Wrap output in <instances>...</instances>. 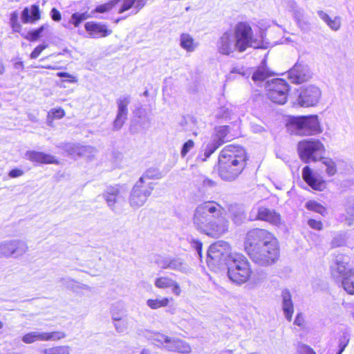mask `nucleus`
<instances>
[{"label":"nucleus","instance_id":"1","mask_svg":"<svg viewBox=\"0 0 354 354\" xmlns=\"http://www.w3.org/2000/svg\"><path fill=\"white\" fill-rule=\"evenodd\" d=\"M267 45L263 32L255 36L248 23L239 22L221 35L216 48L218 53L230 56L236 52L242 53L249 48H266Z\"/></svg>","mask_w":354,"mask_h":354},{"label":"nucleus","instance_id":"2","mask_svg":"<svg viewBox=\"0 0 354 354\" xmlns=\"http://www.w3.org/2000/svg\"><path fill=\"white\" fill-rule=\"evenodd\" d=\"M245 250L252 261L261 266H271L279 257L277 239L263 229H253L248 232Z\"/></svg>","mask_w":354,"mask_h":354},{"label":"nucleus","instance_id":"3","mask_svg":"<svg viewBox=\"0 0 354 354\" xmlns=\"http://www.w3.org/2000/svg\"><path fill=\"white\" fill-rule=\"evenodd\" d=\"M194 227L212 237H219L228 230V221L223 216V208L214 201L198 205L192 218Z\"/></svg>","mask_w":354,"mask_h":354},{"label":"nucleus","instance_id":"4","mask_svg":"<svg viewBox=\"0 0 354 354\" xmlns=\"http://www.w3.org/2000/svg\"><path fill=\"white\" fill-rule=\"evenodd\" d=\"M246 153L240 146L225 147L218 157L219 175L223 180H233L242 171L245 165Z\"/></svg>","mask_w":354,"mask_h":354},{"label":"nucleus","instance_id":"5","mask_svg":"<svg viewBox=\"0 0 354 354\" xmlns=\"http://www.w3.org/2000/svg\"><path fill=\"white\" fill-rule=\"evenodd\" d=\"M286 126L292 134L301 136L315 135L322 132L317 115L291 117Z\"/></svg>","mask_w":354,"mask_h":354},{"label":"nucleus","instance_id":"6","mask_svg":"<svg viewBox=\"0 0 354 354\" xmlns=\"http://www.w3.org/2000/svg\"><path fill=\"white\" fill-rule=\"evenodd\" d=\"M227 275L231 281L241 284L248 281L251 277L252 270L248 259L241 254H233L232 259L227 264Z\"/></svg>","mask_w":354,"mask_h":354},{"label":"nucleus","instance_id":"7","mask_svg":"<svg viewBox=\"0 0 354 354\" xmlns=\"http://www.w3.org/2000/svg\"><path fill=\"white\" fill-rule=\"evenodd\" d=\"M230 245L223 241L212 244L207 251V263L209 268L214 269L222 265H227L232 259Z\"/></svg>","mask_w":354,"mask_h":354},{"label":"nucleus","instance_id":"8","mask_svg":"<svg viewBox=\"0 0 354 354\" xmlns=\"http://www.w3.org/2000/svg\"><path fill=\"white\" fill-rule=\"evenodd\" d=\"M153 189V185L147 176H142L133 186L129 196V204L138 209L146 203Z\"/></svg>","mask_w":354,"mask_h":354},{"label":"nucleus","instance_id":"9","mask_svg":"<svg viewBox=\"0 0 354 354\" xmlns=\"http://www.w3.org/2000/svg\"><path fill=\"white\" fill-rule=\"evenodd\" d=\"M324 150V145L317 139L304 140L298 144L300 158L306 163L318 160Z\"/></svg>","mask_w":354,"mask_h":354},{"label":"nucleus","instance_id":"10","mask_svg":"<svg viewBox=\"0 0 354 354\" xmlns=\"http://www.w3.org/2000/svg\"><path fill=\"white\" fill-rule=\"evenodd\" d=\"M267 95L273 102L283 104L287 101L289 85L283 79H273L266 83Z\"/></svg>","mask_w":354,"mask_h":354},{"label":"nucleus","instance_id":"11","mask_svg":"<svg viewBox=\"0 0 354 354\" xmlns=\"http://www.w3.org/2000/svg\"><path fill=\"white\" fill-rule=\"evenodd\" d=\"M26 243L21 240H10L0 243V258L22 257L28 251Z\"/></svg>","mask_w":354,"mask_h":354},{"label":"nucleus","instance_id":"12","mask_svg":"<svg viewBox=\"0 0 354 354\" xmlns=\"http://www.w3.org/2000/svg\"><path fill=\"white\" fill-rule=\"evenodd\" d=\"M66 337L62 331L42 332L39 330L31 331L22 336L24 343L30 344L36 342L57 341Z\"/></svg>","mask_w":354,"mask_h":354},{"label":"nucleus","instance_id":"13","mask_svg":"<svg viewBox=\"0 0 354 354\" xmlns=\"http://www.w3.org/2000/svg\"><path fill=\"white\" fill-rule=\"evenodd\" d=\"M249 218L251 221H265L276 225L281 222L279 214L265 207H254L250 213Z\"/></svg>","mask_w":354,"mask_h":354},{"label":"nucleus","instance_id":"14","mask_svg":"<svg viewBox=\"0 0 354 354\" xmlns=\"http://www.w3.org/2000/svg\"><path fill=\"white\" fill-rule=\"evenodd\" d=\"M321 97V91L315 86L310 85L302 88L298 97V104L301 106H313L317 104Z\"/></svg>","mask_w":354,"mask_h":354},{"label":"nucleus","instance_id":"15","mask_svg":"<svg viewBox=\"0 0 354 354\" xmlns=\"http://www.w3.org/2000/svg\"><path fill=\"white\" fill-rule=\"evenodd\" d=\"M311 72L307 65L296 63L288 72V77L295 84H301L311 77Z\"/></svg>","mask_w":354,"mask_h":354},{"label":"nucleus","instance_id":"16","mask_svg":"<svg viewBox=\"0 0 354 354\" xmlns=\"http://www.w3.org/2000/svg\"><path fill=\"white\" fill-rule=\"evenodd\" d=\"M302 177L304 181L315 190L323 191L326 187V183L322 177L314 173L308 166L304 167Z\"/></svg>","mask_w":354,"mask_h":354},{"label":"nucleus","instance_id":"17","mask_svg":"<svg viewBox=\"0 0 354 354\" xmlns=\"http://www.w3.org/2000/svg\"><path fill=\"white\" fill-rule=\"evenodd\" d=\"M118 113L113 122V128L116 130L121 129L127 118V106L130 103L129 96H121L117 100Z\"/></svg>","mask_w":354,"mask_h":354},{"label":"nucleus","instance_id":"18","mask_svg":"<svg viewBox=\"0 0 354 354\" xmlns=\"http://www.w3.org/2000/svg\"><path fill=\"white\" fill-rule=\"evenodd\" d=\"M153 283L155 287L158 289H170L171 293L177 297L180 296L182 292L180 284L174 279L167 275L156 277Z\"/></svg>","mask_w":354,"mask_h":354},{"label":"nucleus","instance_id":"19","mask_svg":"<svg viewBox=\"0 0 354 354\" xmlns=\"http://www.w3.org/2000/svg\"><path fill=\"white\" fill-rule=\"evenodd\" d=\"M84 28L88 37L93 39L105 37L112 33V30L104 24L96 21H88L84 24Z\"/></svg>","mask_w":354,"mask_h":354},{"label":"nucleus","instance_id":"20","mask_svg":"<svg viewBox=\"0 0 354 354\" xmlns=\"http://www.w3.org/2000/svg\"><path fill=\"white\" fill-rule=\"evenodd\" d=\"M348 259L346 257H337L335 264L331 267V274L333 277L341 278L347 274Z\"/></svg>","mask_w":354,"mask_h":354},{"label":"nucleus","instance_id":"21","mask_svg":"<svg viewBox=\"0 0 354 354\" xmlns=\"http://www.w3.org/2000/svg\"><path fill=\"white\" fill-rule=\"evenodd\" d=\"M26 158L32 162L41 164H58L55 156L43 152L28 151L26 153Z\"/></svg>","mask_w":354,"mask_h":354},{"label":"nucleus","instance_id":"22","mask_svg":"<svg viewBox=\"0 0 354 354\" xmlns=\"http://www.w3.org/2000/svg\"><path fill=\"white\" fill-rule=\"evenodd\" d=\"M121 197V191L119 186L109 187L103 193V198L111 209H115V204Z\"/></svg>","mask_w":354,"mask_h":354},{"label":"nucleus","instance_id":"23","mask_svg":"<svg viewBox=\"0 0 354 354\" xmlns=\"http://www.w3.org/2000/svg\"><path fill=\"white\" fill-rule=\"evenodd\" d=\"M146 4L145 0H123L120 6L118 12L122 13L131 10V15L137 14Z\"/></svg>","mask_w":354,"mask_h":354},{"label":"nucleus","instance_id":"24","mask_svg":"<svg viewBox=\"0 0 354 354\" xmlns=\"http://www.w3.org/2000/svg\"><path fill=\"white\" fill-rule=\"evenodd\" d=\"M166 349L170 351H175L182 353L191 352V346L184 340L171 338L169 344H166Z\"/></svg>","mask_w":354,"mask_h":354},{"label":"nucleus","instance_id":"25","mask_svg":"<svg viewBox=\"0 0 354 354\" xmlns=\"http://www.w3.org/2000/svg\"><path fill=\"white\" fill-rule=\"evenodd\" d=\"M319 17L333 31H337L342 26V19L339 16L330 17L322 10L317 12Z\"/></svg>","mask_w":354,"mask_h":354},{"label":"nucleus","instance_id":"26","mask_svg":"<svg viewBox=\"0 0 354 354\" xmlns=\"http://www.w3.org/2000/svg\"><path fill=\"white\" fill-rule=\"evenodd\" d=\"M282 308L286 318L290 321L294 313L292 297L288 290H283L281 293Z\"/></svg>","mask_w":354,"mask_h":354},{"label":"nucleus","instance_id":"27","mask_svg":"<svg viewBox=\"0 0 354 354\" xmlns=\"http://www.w3.org/2000/svg\"><path fill=\"white\" fill-rule=\"evenodd\" d=\"M40 18L37 6L33 5L30 8H26L21 13V21L24 23L32 22Z\"/></svg>","mask_w":354,"mask_h":354},{"label":"nucleus","instance_id":"28","mask_svg":"<svg viewBox=\"0 0 354 354\" xmlns=\"http://www.w3.org/2000/svg\"><path fill=\"white\" fill-rule=\"evenodd\" d=\"M180 46L187 52H194L198 46V43L187 33H183L180 37Z\"/></svg>","mask_w":354,"mask_h":354},{"label":"nucleus","instance_id":"29","mask_svg":"<svg viewBox=\"0 0 354 354\" xmlns=\"http://www.w3.org/2000/svg\"><path fill=\"white\" fill-rule=\"evenodd\" d=\"M169 270L187 274L189 272V267L182 259L171 257Z\"/></svg>","mask_w":354,"mask_h":354},{"label":"nucleus","instance_id":"30","mask_svg":"<svg viewBox=\"0 0 354 354\" xmlns=\"http://www.w3.org/2000/svg\"><path fill=\"white\" fill-rule=\"evenodd\" d=\"M284 6L286 8V9H288V11L292 12L298 26L300 28L305 29V28L303 27L302 26V21H300L299 17V16H301L304 14V12L301 8L298 7L296 2L293 0H287L284 1Z\"/></svg>","mask_w":354,"mask_h":354},{"label":"nucleus","instance_id":"31","mask_svg":"<svg viewBox=\"0 0 354 354\" xmlns=\"http://www.w3.org/2000/svg\"><path fill=\"white\" fill-rule=\"evenodd\" d=\"M342 286L348 294L354 295V268L349 269L347 274L343 277Z\"/></svg>","mask_w":354,"mask_h":354},{"label":"nucleus","instance_id":"32","mask_svg":"<svg viewBox=\"0 0 354 354\" xmlns=\"http://www.w3.org/2000/svg\"><path fill=\"white\" fill-rule=\"evenodd\" d=\"M110 313L112 320H120V318L126 317L127 310L124 304L122 301L114 304Z\"/></svg>","mask_w":354,"mask_h":354},{"label":"nucleus","instance_id":"33","mask_svg":"<svg viewBox=\"0 0 354 354\" xmlns=\"http://www.w3.org/2000/svg\"><path fill=\"white\" fill-rule=\"evenodd\" d=\"M271 75V72L264 65L259 66L253 73L252 79L257 83L260 84L263 82L266 78Z\"/></svg>","mask_w":354,"mask_h":354},{"label":"nucleus","instance_id":"34","mask_svg":"<svg viewBox=\"0 0 354 354\" xmlns=\"http://www.w3.org/2000/svg\"><path fill=\"white\" fill-rule=\"evenodd\" d=\"M170 300H172V299L169 297L149 299L147 301V305L149 308L156 310L160 308L167 307L169 305Z\"/></svg>","mask_w":354,"mask_h":354},{"label":"nucleus","instance_id":"35","mask_svg":"<svg viewBox=\"0 0 354 354\" xmlns=\"http://www.w3.org/2000/svg\"><path fill=\"white\" fill-rule=\"evenodd\" d=\"M230 211L232 220L236 225H240L245 220V215L241 207L237 206L231 207Z\"/></svg>","mask_w":354,"mask_h":354},{"label":"nucleus","instance_id":"36","mask_svg":"<svg viewBox=\"0 0 354 354\" xmlns=\"http://www.w3.org/2000/svg\"><path fill=\"white\" fill-rule=\"evenodd\" d=\"M42 354H71V348L69 346H56L45 348Z\"/></svg>","mask_w":354,"mask_h":354},{"label":"nucleus","instance_id":"37","mask_svg":"<svg viewBox=\"0 0 354 354\" xmlns=\"http://www.w3.org/2000/svg\"><path fill=\"white\" fill-rule=\"evenodd\" d=\"M115 330L119 333H127L129 328V321L127 317L120 318V320H113Z\"/></svg>","mask_w":354,"mask_h":354},{"label":"nucleus","instance_id":"38","mask_svg":"<svg viewBox=\"0 0 354 354\" xmlns=\"http://www.w3.org/2000/svg\"><path fill=\"white\" fill-rule=\"evenodd\" d=\"M88 149H90L89 147H84L75 144H68L66 146V150L68 152L70 155L73 156H82Z\"/></svg>","mask_w":354,"mask_h":354},{"label":"nucleus","instance_id":"39","mask_svg":"<svg viewBox=\"0 0 354 354\" xmlns=\"http://www.w3.org/2000/svg\"><path fill=\"white\" fill-rule=\"evenodd\" d=\"M170 337L163 334L158 333H153L151 334V339L153 344L157 346H163L166 349V344H169Z\"/></svg>","mask_w":354,"mask_h":354},{"label":"nucleus","instance_id":"40","mask_svg":"<svg viewBox=\"0 0 354 354\" xmlns=\"http://www.w3.org/2000/svg\"><path fill=\"white\" fill-rule=\"evenodd\" d=\"M322 163L325 167V171L328 176H333L337 172V165L333 160L329 158H324Z\"/></svg>","mask_w":354,"mask_h":354},{"label":"nucleus","instance_id":"41","mask_svg":"<svg viewBox=\"0 0 354 354\" xmlns=\"http://www.w3.org/2000/svg\"><path fill=\"white\" fill-rule=\"evenodd\" d=\"M306 207L309 210L314 211L322 215H325L327 212L326 209L324 206L315 201H308L306 203Z\"/></svg>","mask_w":354,"mask_h":354},{"label":"nucleus","instance_id":"42","mask_svg":"<svg viewBox=\"0 0 354 354\" xmlns=\"http://www.w3.org/2000/svg\"><path fill=\"white\" fill-rule=\"evenodd\" d=\"M221 141H218L212 136V141L207 145L205 150V155L206 157H209L221 145H222Z\"/></svg>","mask_w":354,"mask_h":354},{"label":"nucleus","instance_id":"43","mask_svg":"<svg viewBox=\"0 0 354 354\" xmlns=\"http://www.w3.org/2000/svg\"><path fill=\"white\" fill-rule=\"evenodd\" d=\"M170 256L158 255L156 257L154 263L161 269H169Z\"/></svg>","mask_w":354,"mask_h":354},{"label":"nucleus","instance_id":"44","mask_svg":"<svg viewBox=\"0 0 354 354\" xmlns=\"http://www.w3.org/2000/svg\"><path fill=\"white\" fill-rule=\"evenodd\" d=\"M229 131L227 126H221L216 129L215 134L212 136L214 137L218 141H221L222 143L225 142V138Z\"/></svg>","mask_w":354,"mask_h":354},{"label":"nucleus","instance_id":"45","mask_svg":"<svg viewBox=\"0 0 354 354\" xmlns=\"http://www.w3.org/2000/svg\"><path fill=\"white\" fill-rule=\"evenodd\" d=\"M88 17L86 13H73L71 17L70 23L74 25L75 27H78L80 23L86 20Z\"/></svg>","mask_w":354,"mask_h":354},{"label":"nucleus","instance_id":"46","mask_svg":"<svg viewBox=\"0 0 354 354\" xmlns=\"http://www.w3.org/2000/svg\"><path fill=\"white\" fill-rule=\"evenodd\" d=\"M57 77L63 78L62 82H68L70 84H76L78 82L77 77L75 75L66 73L59 72L56 75Z\"/></svg>","mask_w":354,"mask_h":354},{"label":"nucleus","instance_id":"47","mask_svg":"<svg viewBox=\"0 0 354 354\" xmlns=\"http://www.w3.org/2000/svg\"><path fill=\"white\" fill-rule=\"evenodd\" d=\"M65 115V111L62 108L53 109L48 114V120L61 119Z\"/></svg>","mask_w":354,"mask_h":354},{"label":"nucleus","instance_id":"48","mask_svg":"<svg viewBox=\"0 0 354 354\" xmlns=\"http://www.w3.org/2000/svg\"><path fill=\"white\" fill-rule=\"evenodd\" d=\"M120 0H114L113 1L100 5L96 7L95 11L97 12L104 13L110 10Z\"/></svg>","mask_w":354,"mask_h":354},{"label":"nucleus","instance_id":"49","mask_svg":"<svg viewBox=\"0 0 354 354\" xmlns=\"http://www.w3.org/2000/svg\"><path fill=\"white\" fill-rule=\"evenodd\" d=\"M345 220L348 225H354V207L348 206L346 208Z\"/></svg>","mask_w":354,"mask_h":354},{"label":"nucleus","instance_id":"50","mask_svg":"<svg viewBox=\"0 0 354 354\" xmlns=\"http://www.w3.org/2000/svg\"><path fill=\"white\" fill-rule=\"evenodd\" d=\"M231 110L227 106H222L219 108L216 113L218 118L227 119L230 118Z\"/></svg>","mask_w":354,"mask_h":354},{"label":"nucleus","instance_id":"51","mask_svg":"<svg viewBox=\"0 0 354 354\" xmlns=\"http://www.w3.org/2000/svg\"><path fill=\"white\" fill-rule=\"evenodd\" d=\"M297 352V354H315L313 348L303 344L298 345Z\"/></svg>","mask_w":354,"mask_h":354},{"label":"nucleus","instance_id":"52","mask_svg":"<svg viewBox=\"0 0 354 354\" xmlns=\"http://www.w3.org/2000/svg\"><path fill=\"white\" fill-rule=\"evenodd\" d=\"M194 147V142L192 140L187 141L183 146L181 149V156L185 157Z\"/></svg>","mask_w":354,"mask_h":354},{"label":"nucleus","instance_id":"53","mask_svg":"<svg viewBox=\"0 0 354 354\" xmlns=\"http://www.w3.org/2000/svg\"><path fill=\"white\" fill-rule=\"evenodd\" d=\"M48 47V44H41L37 46L34 50L30 53V59H36L37 58L41 53Z\"/></svg>","mask_w":354,"mask_h":354},{"label":"nucleus","instance_id":"54","mask_svg":"<svg viewBox=\"0 0 354 354\" xmlns=\"http://www.w3.org/2000/svg\"><path fill=\"white\" fill-rule=\"evenodd\" d=\"M259 274H260L259 276H255L254 274L252 273L251 277H250L249 280H250V281L252 283L256 284V285L261 283L266 279V276L265 275V274L263 272H261Z\"/></svg>","mask_w":354,"mask_h":354},{"label":"nucleus","instance_id":"55","mask_svg":"<svg viewBox=\"0 0 354 354\" xmlns=\"http://www.w3.org/2000/svg\"><path fill=\"white\" fill-rule=\"evenodd\" d=\"M46 26H41L37 29H35L34 30H32L29 32V35L30 36L31 40H36L37 38L40 37L41 33L43 32V30L46 28Z\"/></svg>","mask_w":354,"mask_h":354},{"label":"nucleus","instance_id":"56","mask_svg":"<svg viewBox=\"0 0 354 354\" xmlns=\"http://www.w3.org/2000/svg\"><path fill=\"white\" fill-rule=\"evenodd\" d=\"M191 245L193 248H194L200 257H201V251H202V243L196 239H192L190 241Z\"/></svg>","mask_w":354,"mask_h":354},{"label":"nucleus","instance_id":"57","mask_svg":"<svg viewBox=\"0 0 354 354\" xmlns=\"http://www.w3.org/2000/svg\"><path fill=\"white\" fill-rule=\"evenodd\" d=\"M308 224L311 228L314 230H321L322 229V223L319 221L309 219L308 221Z\"/></svg>","mask_w":354,"mask_h":354},{"label":"nucleus","instance_id":"58","mask_svg":"<svg viewBox=\"0 0 354 354\" xmlns=\"http://www.w3.org/2000/svg\"><path fill=\"white\" fill-rule=\"evenodd\" d=\"M200 181L205 187H212L215 185L214 181L204 176L200 178Z\"/></svg>","mask_w":354,"mask_h":354},{"label":"nucleus","instance_id":"59","mask_svg":"<svg viewBox=\"0 0 354 354\" xmlns=\"http://www.w3.org/2000/svg\"><path fill=\"white\" fill-rule=\"evenodd\" d=\"M344 243V239L342 235H337L333 238L332 241V245L333 247H339Z\"/></svg>","mask_w":354,"mask_h":354},{"label":"nucleus","instance_id":"60","mask_svg":"<svg viewBox=\"0 0 354 354\" xmlns=\"http://www.w3.org/2000/svg\"><path fill=\"white\" fill-rule=\"evenodd\" d=\"M348 339L346 336H343L339 342V350L340 352H343L348 343Z\"/></svg>","mask_w":354,"mask_h":354},{"label":"nucleus","instance_id":"61","mask_svg":"<svg viewBox=\"0 0 354 354\" xmlns=\"http://www.w3.org/2000/svg\"><path fill=\"white\" fill-rule=\"evenodd\" d=\"M24 174V171L19 169H14L10 171L9 176L10 178H17L21 176Z\"/></svg>","mask_w":354,"mask_h":354},{"label":"nucleus","instance_id":"62","mask_svg":"<svg viewBox=\"0 0 354 354\" xmlns=\"http://www.w3.org/2000/svg\"><path fill=\"white\" fill-rule=\"evenodd\" d=\"M50 15L52 19L55 21L61 20V14L56 8H53L51 10Z\"/></svg>","mask_w":354,"mask_h":354},{"label":"nucleus","instance_id":"63","mask_svg":"<svg viewBox=\"0 0 354 354\" xmlns=\"http://www.w3.org/2000/svg\"><path fill=\"white\" fill-rule=\"evenodd\" d=\"M230 73H238L242 75H245V73L244 71V68L242 66H234L233 67Z\"/></svg>","mask_w":354,"mask_h":354},{"label":"nucleus","instance_id":"64","mask_svg":"<svg viewBox=\"0 0 354 354\" xmlns=\"http://www.w3.org/2000/svg\"><path fill=\"white\" fill-rule=\"evenodd\" d=\"M252 130L254 133H261L265 131V128L259 124H252Z\"/></svg>","mask_w":354,"mask_h":354}]
</instances>
